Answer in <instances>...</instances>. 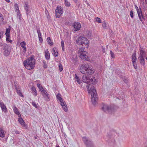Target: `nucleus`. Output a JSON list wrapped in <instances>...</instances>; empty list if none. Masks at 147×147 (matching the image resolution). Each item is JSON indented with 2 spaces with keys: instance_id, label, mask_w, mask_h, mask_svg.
Instances as JSON below:
<instances>
[{
  "instance_id": "1",
  "label": "nucleus",
  "mask_w": 147,
  "mask_h": 147,
  "mask_svg": "<svg viewBox=\"0 0 147 147\" xmlns=\"http://www.w3.org/2000/svg\"><path fill=\"white\" fill-rule=\"evenodd\" d=\"M89 86H87L86 87L88 93L90 94H91V100L92 104L95 106L97 102L96 101V100L97 99V95L95 87L94 86H92L90 89H89Z\"/></svg>"
},
{
  "instance_id": "2",
  "label": "nucleus",
  "mask_w": 147,
  "mask_h": 147,
  "mask_svg": "<svg viewBox=\"0 0 147 147\" xmlns=\"http://www.w3.org/2000/svg\"><path fill=\"white\" fill-rule=\"evenodd\" d=\"M76 43L79 45L80 48H83V49L88 48L89 47V41L88 40L86 37L82 36H79L76 40Z\"/></svg>"
},
{
  "instance_id": "3",
  "label": "nucleus",
  "mask_w": 147,
  "mask_h": 147,
  "mask_svg": "<svg viewBox=\"0 0 147 147\" xmlns=\"http://www.w3.org/2000/svg\"><path fill=\"white\" fill-rule=\"evenodd\" d=\"M80 70L82 73L84 74L91 75L94 72L88 63H84L80 65Z\"/></svg>"
},
{
  "instance_id": "4",
  "label": "nucleus",
  "mask_w": 147,
  "mask_h": 147,
  "mask_svg": "<svg viewBox=\"0 0 147 147\" xmlns=\"http://www.w3.org/2000/svg\"><path fill=\"white\" fill-rule=\"evenodd\" d=\"M83 81L88 85L94 84H96V80L93 76H83L82 77Z\"/></svg>"
},
{
  "instance_id": "5",
  "label": "nucleus",
  "mask_w": 147,
  "mask_h": 147,
  "mask_svg": "<svg viewBox=\"0 0 147 147\" xmlns=\"http://www.w3.org/2000/svg\"><path fill=\"white\" fill-rule=\"evenodd\" d=\"M102 106L101 109L104 112H108L111 114L114 111L115 109L113 105L109 106L103 103L102 104Z\"/></svg>"
},
{
  "instance_id": "6",
  "label": "nucleus",
  "mask_w": 147,
  "mask_h": 147,
  "mask_svg": "<svg viewBox=\"0 0 147 147\" xmlns=\"http://www.w3.org/2000/svg\"><path fill=\"white\" fill-rule=\"evenodd\" d=\"M1 47L4 50L3 52L4 55L6 57L8 56L11 52V47L5 43L1 45Z\"/></svg>"
},
{
  "instance_id": "7",
  "label": "nucleus",
  "mask_w": 147,
  "mask_h": 147,
  "mask_svg": "<svg viewBox=\"0 0 147 147\" xmlns=\"http://www.w3.org/2000/svg\"><path fill=\"white\" fill-rule=\"evenodd\" d=\"M82 140L87 147H94L93 142L89 140L86 137H82Z\"/></svg>"
},
{
  "instance_id": "8",
  "label": "nucleus",
  "mask_w": 147,
  "mask_h": 147,
  "mask_svg": "<svg viewBox=\"0 0 147 147\" xmlns=\"http://www.w3.org/2000/svg\"><path fill=\"white\" fill-rule=\"evenodd\" d=\"M55 16L57 18H59L61 15L63 13V8L59 6H58L55 9Z\"/></svg>"
},
{
  "instance_id": "9",
  "label": "nucleus",
  "mask_w": 147,
  "mask_h": 147,
  "mask_svg": "<svg viewBox=\"0 0 147 147\" xmlns=\"http://www.w3.org/2000/svg\"><path fill=\"white\" fill-rule=\"evenodd\" d=\"M72 26L74 28L73 30L75 32H77L81 28V25L80 23L74 22L72 25Z\"/></svg>"
},
{
  "instance_id": "10",
  "label": "nucleus",
  "mask_w": 147,
  "mask_h": 147,
  "mask_svg": "<svg viewBox=\"0 0 147 147\" xmlns=\"http://www.w3.org/2000/svg\"><path fill=\"white\" fill-rule=\"evenodd\" d=\"M84 51V49H83V48H80L79 49V51L80 54V57L86 60L87 59L86 57H88L85 54Z\"/></svg>"
},
{
  "instance_id": "11",
  "label": "nucleus",
  "mask_w": 147,
  "mask_h": 147,
  "mask_svg": "<svg viewBox=\"0 0 147 147\" xmlns=\"http://www.w3.org/2000/svg\"><path fill=\"white\" fill-rule=\"evenodd\" d=\"M42 93V95L44 98L45 100L46 101H48L50 100V97L49 94L47 93L46 91H43Z\"/></svg>"
},
{
  "instance_id": "12",
  "label": "nucleus",
  "mask_w": 147,
  "mask_h": 147,
  "mask_svg": "<svg viewBox=\"0 0 147 147\" xmlns=\"http://www.w3.org/2000/svg\"><path fill=\"white\" fill-rule=\"evenodd\" d=\"M71 59V61L75 65L78 64V58L76 55H72Z\"/></svg>"
},
{
  "instance_id": "13",
  "label": "nucleus",
  "mask_w": 147,
  "mask_h": 147,
  "mask_svg": "<svg viewBox=\"0 0 147 147\" xmlns=\"http://www.w3.org/2000/svg\"><path fill=\"white\" fill-rule=\"evenodd\" d=\"M0 106L3 111L5 113L7 112V109L3 102L1 100H0Z\"/></svg>"
},
{
  "instance_id": "14",
  "label": "nucleus",
  "mask_w": 147,
  "mask_h": 147,
  "mask_svg": "<svg viewBox=\"0 0 147 147\" xmlns=\"http://www.w3.org/2000/svg\"><path fill=\"white\" fill-rule=\"evenodd\" d=\"M24 66L26 69L28 70H31L34 68V65L31 64L29 63H27L23 64Z\"/></svg>"
},
{
  "instance_id": "15",
  "label": "nucleus",
  "mask_w": 147,
  "mask_h": 147,
  "mask_svg": "<svg viewBox=\"0 0 147 147\" xmlns=\"http://www.w3.org/2000/svg\"><path fill=\"white\" fill-rule=\"evenodd\" d=\"M24 9L26 11L27 15L28 16V14H29V13H30V10L29 5L28 4V3L27 2H25L24 4Z\"/></svg>"
},
{
  "instance_id": "16",
  "label": "nucleus",
  "mask_w": 147,
  "mask_h": 147,
  "mask_svg": "<svg viewBox=\"0 0 147 147\" xmlns=\"http://www.w3.org/2000/svg\"><path fill=\"white\" fill-rule=\"evenodd\" d=\"M38 34V37L40 43H42L43 41L42 38L39 28H38L36 29Z\"/></svg>"
},
{
  "instance_id": "17",
  "label": "nucleus",
  "mask_w": 147,
  "mask_h": 147,
  "mask_svg": "<svg viewBox=\"0 0 147 147\" xmlns=\"http://www.w3.org/2000/svg\"><path fill=\"white\" fill-rule=\"evenodd\" d=\"M18 120L20 123L23 126L26 127L27 126L26 124L25 123V122L23 120L22 118L21 117L18 118Z\"/></svg>"
},
{
  "instance_id": "18",
  "label": "nucleus",
  "mask_w": 147,
  "mask_h": 147,
  "mask_svg": "<svg viewBox=\"0 0 147 147\" xmlns=\"http://www.w3.org/2000/svg\"><path fill=\"white\" fill-rule=\"evenodd\" d=\"M143 49H139L140 52V56L139 58H144L146 56V53L145 51Z\"/></svg>"
},
{
  "instance_id": "19",
  "label": "nucleus",
  "mask_w": 147,
  "mask_h": 147,
  "mask_svg": "<svg viewBox=\"0 0 147 147\" xmlns=\"http://www.w3.org/2000/svg\"><path fill=\"white\" fill-rule=\"evenodd\" d=\"M26 42L24 41L21 42L20 43V46L23 49V52L24 53H25L26 51Z\"/></svg>"
},
{
  "instance_id": "20",
  "label": "nucleus",
  "mask_w": 147,
  "mask_h": 147,
  "mask_svg": "<svg viewBox=\"0 0 147 147\" xmlns=\"http://www.w3.org/2000/svg\"><path fill=\"white\" fill-rule=\"evenodd\" d=\"M13 109L14 113L18 116L19 117H21V115L18 111V109L15 106H13Z\"/></svg>"
},
{
  "instance_id": "21",
  "label": "nucleus",
  "mask_w": 147,
  "mask_h": 147,
  "mask_svg": "<svg viewBox=\"0 0 147 147\" xmlns=\"http://www.w3.org/2000/svg\"><path fill=\"white\" fill-rule=\"evenodd\" d=\"M52 54L55 57H57L58 55V53L56 47H54L53 49Z\"/></svg>"
},
{
  "instance_id": "22",
  "label": "nucleus",
  "mask_w": 147,
  "mask_h": 147,
  "mask_svg": "<svg viewBox=\"0 0 147 147\" xmlns=\"http://www.w3.org/2000/svg\"><path fill=\"white\" fill-rule=\"evenodd\" d=\"M15 89H16V92L18 95L22 97H24V95L22 93L21 90L18 89V88L16 85L15 86Z\"/></svg>"
},
{
  "instance_id": "23",
  "label": "nucleus",
  "mask_w": 147,
  "mask_h": 147,
  "mask_svg": "<svg viewBox=\"0 0 147 147\" xmlns=\"http://www.w3.org/2000/svg\"><path fill=\"white\" fill-rule=\"evenodd\" d=\"M0 137L1 138H4L5 137V134L3 128L0 127Z\"/></svg>"
},
{
  "instance_id": "24",
  "label": "nucleus",
  "mask_w": 147,
  "mask_h": 147,
  "mask_svg": "<svg viewBox=\"0 0 147 147\" xmlns=\"http://www.w3.org/2000/svg\"><path fill=\"white\" fill-rule=\"evenodd\" d=\"M140 61L141 65H142L145 67V60L144 58H140Z\"/></svg>"
},
{
  "instance_id": "25",
  "label": "nucleus",
  "mask_w": 147,
  "mask_h": 147,
  "mask_svg": "<svg viewBox=\"0 0 147 147\" xmlns=\"http://www.w3.org/2000/svg\"><path fill=\"white\" fill-rule=\"evenodd\" d=\"M121 78L124 82L126 84H127V83L129 81V80L128 78L125 76H123L121 77Z\"/></svg>"
},
{
  "instance_id": "26",
  "label": "nucleus",
  "mask_w": 147,
  "mask_h": 147,
  "mask_svg": "<svg viewBox=\"0 0 147 147\" xmlns=\"http://www.w3.org/2000/svg\"><path fill=\"white\" fill-rule=\"evenodd\" d=\"M6 40L7 42H8L11 43L12 42V40H10V35H6Z\"/></svg>"
},
{
  "instance_id": "27",
  "label": "nucleus",
  "mask_w": 147,
  "mask_h": 147,
  "mask_svg": "<svg viewBox=\"0 0 147 147\" xmlns=\"http://www.w3.org/2000/svg\"><path fill=\"white\" fill-rule=\"evenodd\" d=\"M75 78L76 81L78 84H80L82 83L81 81L80 80L79 76L76 74L75 75Z\"/></svg>"
},
{
  "instance_id": "28",
  "label": "nucleus",
  "mask_w": 147,
  "mask_h": 147,
  "mask_svg": "<svg viewBox=\"0 0 147 147\" xmlns=\"http://www.w3.org/2000/svg\"><path fill=\"white\" fill-rule=\"evenodd\" d=\"M47 42L48 44L50 46L53 45V44L52 42L51 39L50 37H48L47 39Z\"/></svg>"
},
{
  "instance_id": "29",
  "label": "nucleus",
  "mask_w": 147,
  "mask_h": 147,
  "mask_svg": "<svg viewBox=\"0 0 147 147\" xmlns=\"http://www.w3.org/2000/svg\"><path fill=\"white\" fill-rule=\"evenodd\" d=\"M132 61L135 60L136 61L137 59V58L136 56V52H134L132 54Z\"/></svg>"
},
{
  "instance_id": "30",
  "label": "nucleus",
  "mask_w": 147,
  "mask_h": 147,
  "mask_svg": "<svg viewBox=\"0 0 147 147\" xmlns=\"http://www.w3.org/2000/svg\"><path fill=\"white\" fill-rule=\"evenodd\" d=\"M61 106L62 107L63 110L66 112L67 111L68 108L67 107V105L66 103L64 104V105H61Z\"/></svg>"
},
{
  "instance_id": "31",
  "label": "nucleus",
  "mask_w": 147,
  "mask_h": 147,
  "mask_svg": "<svg viewBox=\"0 0 147 147\" xmlns=\"http://www.w3.org/2000/svg\"><path fill=\"white\" fill-rule=\"evenodd\" d=\"M64 3L65 6L67 7L70 6L71 4L67 0H64Z\"/></svg>"
},
{
  "instance_id": "32",
  "label": "nucleus",
  "mask_w": 147,
  "mask_h": 147,
  "mask_svg": "<svg viewBox=\"0 0 147 147\" xmlns=\"http://www.w3.org/2000/svg\"><path fill=\"white\" fill-rule=\"evenodd\" d=\"M92 35V31H89L88 32V33L86 36L87 38H89L91 37Z\"/></svg>"
},
{
  "instance_id": "33",
  "label": "nucleus",
  "mask_w": 147,
  "mask_h": 147,
  "mask_svg": "<svg viewBox=\"0 0 147 147\" xmlns=\"http://www.w3.org/2000/svg\"><path fill=\"white\" fill-rule=\"evenodd\" d=\"M56 97L57 99L58 100H60L61 99H62V98L61 97V95L59 94V93H58L56 95Z\"/></svg>"
},
{
  "instance_id": "34",
  "label": "nucleus",
  "mask_w": 147,
  "mask_h": 147,
  "mask_svg": "<svg viewBox=\"0 0 147 147\" xmlns=\"http://www.w3.org/2000/svg\"><path fill=\"white\" fill-rule=\"evenodd\" d=\"M43 67L45 68H46L47 67V65L46 64V61L45 60H43Z\"/></svg>"
},
{
  "instance_id": "35",
  "label": "nucleus",
  "mask_w": 147,
  "mask_h": 147,
  "mask_svg": "<svg viewBox=\"0 0 147 147\" xmlns=\"http://www.w3.org/2000/svg\"><path fill=\"white\" fill-rule=\"evenodd\" d=\"M11 29L10 28H7L6 30L5 34L9 35Z\"/></svg>"
},
{
  "instance_id": "36",
  "label": "nucleus",
  "mask_w": 147,
  "mask_h": 147,
  "mask_svg": "<svg viewBox=\"0 0 147 147\" xmlns=\"http://www.w3.org/2000/svg\"><path fill=\"white\" fill-rule=\"evenodd\" d=\"M132 64H133V65L134 66V68L135 69H137V65L136 64V61H135V60H134V61H132Z\"/></svg>"
},
{
  "instance_id": "37",
  "label": "nucleus",
  "mask_w": 147,
  "mask_h": 147,
  "mask_svg": "<svg viewBox=\"0 0 147 147\" xmlns=\"http://www.w3.org/2000/svg\"><path fill=\"white\" fill-rule=\"evenodd\" d=\"M45 57L47 60H49L50 59V54H45Z\"/></svg>"
},
{
  "instance_id": "38",
  "label": "nucleus",
  "mask_w": 147,
  "mask_h": 147,
  "mask_svg": "<svg viewBox=\"0 0 147 147\" xmlns=\"http://www.w3.org/2000/svg\"><path fill=\"white\" fill-rule=\"evenodd\" d=\"M61 46L62 47V50L63 51L65 50L64 44L63 41V40L61 41Z\"/></svg>"
},
{
  "instance_id": "39",
  "label": "nucleus",
  "mask_w": 147,
  "mask_h": 147,
  "mask_svg": "<svg viewBox=\"0 0 147 147\" xmlns=\"http://www.w3.org/2000/svg\"><path fill=\"white\" fill-rule=\"evenodd\" d=\"M110 53L111 57L113 59H114L115 58V56L114 53H113L111 50L110 51Z\"/></svg>"
},
{
  "instance_id": "40",
  "label": "nucleus",
  "mask_w": 147,
  "mask_h": 147,
  "mask_svg": "<svg viewBox=\"0 0 147 147\" xmlns=\"http://www.w3.org/2000/svg\"><path fill=\"white\" fill-rule=\"evenodd\" d=\"M139 9L140 10V14L141 15V17L144 20H145V17L144 15L142 14V11L140 7H139Z\"/></svg>"
},
{
  "instance_id": "41",
  "label": "nucleus",
  "mask_w": 147,
  "mask_h": 147,
  "mask_svg": "<svg viewBox=\"0 0 147 147\" xmlns=\"http://www.w3.org/2000/svg\"><path fill=\"white\" fill-rule=\"evenodd\" d=\"M31 61H32V60H31L30 59L29 57L27 59L24 61V62H23V64L27 63Z\"/></svg>"
},
{
  "instance_id": "42",
  "label": "nucleus",
  "mask_w": 147,
  "mask_h": 147,
  "mask_svg": "<svg viewBox=\"0 0 147 147\" xmlns=\"http://www.w3.org/2000/svg\"><path fill=\"white\" fill-rule=\"evenodd\" d=\"M59 70L60 72L62 71L63 70V66L61 63L59 64Z\"/></svg>"
},
{
  "instance_id": "43",
  "label": "nucleus",
  "mask_w": 147,
  "mask_h": 147,
  "mask_svg": "<svg viewBox=\"0 0 147 147\" xmlns=\"http://www.w3.org/2000/svg\"><path fill=\"white\" fill-rule=\"evenodd\" d=\"M102 26L103 28L105 29H107L108 28V26L106 25V24L105 22H104Z\"/></svg>"
},
{
  "instance_id": "44",
  "label": "nucleus",
  "mask_w": 147,
  "mask_h": 147,
  "mask_svg": "<svg viewBox=\"0 0 147 147\" xmlns=\"http://www.w3.org/2000/svg\"><path fill=\"white\" fill-rule=\"evenodd\" d=\"M17 16L18 17V18L20 20H21V14L20 11V10H19L17 12Z\"/></svg>"
},
{
  "instance_id": "45",
  "label": "nucleus",
  "mask_w": 147,
  "mask_h": 147,
  "mask_svg": "<svg viewBox=\"0 0 147 147\" xmlns=\"http://www.w3.org/2000/svg\"><path fill=\"white\" fill-rule=\"evenodd\" d=\"M63 100H64L63 98H62V99H61L60 100H59L60 102V104L61 105H64V104L66 103Z\"/></svg>"
},
{
  "instance_id": "46",
  "label": "nucleus",
  "mask_w": 147,
  "mask_h": 147,
  "mask_svg": "<svg viewBox=\"0 0 147 147\" xmlns=\"http://www.w3.org/2000/svg\"><path fill=\"white\" fill-rule=\"evenodd\" d=\"M96 21L99 23H101V19L97 17L96 18Z\"/></svg>"
},
{
  "instance_id": "47",
  "label": "nucleus",
  "mask_w": 147,
  "mask_h": 147,
  "mask_svg": "<svg viewBox=\"0 0 147 147\" xmlns=\"http://www.w3.org/2000/svg\"><path fill=\"white\" fill-rule=\"evenodd\" d=\"M15 7L16 10L17 11H18L19 10H20L19 8L18 5L16 3L14 5Z\"/></svg>"
},
{
  "instance_id": "48",
  "label": "nucleus",
  "mask_w": 147,
  "mask_h": 147,
  "mask_svg": "<svg viewBox=\"0 0 147 147\" xmlns=\"http://www.w3.org/2000/svg\"><path fill=\"white\" fill-rule=\"evenodd\" d=\"M29 58L32 61H34V60L35 61V60L34 59V56L33 55H32Z\"/></svg>"
},
{
  "instance_id": "49",
  "label": "nucleus",
  "mask_w": 147,
  "mask_h": 147,
  "mask_svg": "<svg viewBox=\"0 0 147 147\" xmlns=\"http://www.w3.org/2000/svg\"><path fill=\"white\" fill-rule=\"evenodd\" d=\"M135 8L137 11L138 14L140 13V10L138 8V7H137V6L136 5H135Z\"/></svg>"
},
{
  "instance_id": "50",
  "label": "nucleus",
  "mask_w": 147,
  "mask_h": 147,
  "mask_svg": "<svg viewBox=\"0 0 147 147\" xmlns=\"http://www.w3.org/2000/svg\"><path fill=\"white\" fill-rule=\"evenodd\" d=\"M32 105L36 108H38V106L36 103L34 102H32Z\"/></svg>"
},
{
  "instance_id": "51",
  "label": "nucleus",
  "mask_w": 147,
  "mask_h": 147,
  "mask_svg": "<svg viewBox=\"0 0 147 147\" xmlns=\"http://www.w3.org/2000/svg\"><path fill=\"white\" fill-rule=\"evenodd\" d=\"M3 34V32L0 30V39L2 38Z\"/></svg>"
},
{
  "instance_id": "52",
  "label": "nucleus",
  "mask_w": 147,
  "mask_h": 147,
  "mask_svg": "<svg viewBox=\"0 0 147 147\" xmlns=\"http://www.w3.org/2000/svg\"><path fill=\"white\" fill-rule=\"evenodd\" d=\"M133 14H134L133 11L132 10H131L130 11V16L132 18L134 17Z\"/></svg>"
},
{
  "instance_id": "53",
  "label": "nucleus",
  "mask_w": 147,
  "mask_h": 147,
  "mask_svg": "<svg viewBox=\"0 0 147 147\" xmlns=\"http://www.w3.org/2000/svg\"><path fill=\"white\" fill-rule=\"evenodd\" d=\"M0 18H0L1 21H2L4 20L3 16L1 13L0 15Z\"/></svg>"
},
{
  "instance_id": "54",
  "label": "nucleus",
  "mask_w": 147,
  "mask_h": 147,
  "mask_svg": "<svg viewBox=\"0 0 147 147\" xmlns=\"http://www.w3.org/2000/svg\"><path fill=\"white\" fill-rule=\"evenodd\" d=\"M30 64L33 65L34 67L35 65V62L34 61H32L29 62Z\"/></svg>"
},
{
  "instance_id": "55",
  "label": "nucleus",
  "mask_w": 147,
  "mask_h": 147,
  "mask_svg": "<svg viewBox=\"0 0 147 147\" xmlns=\"http://www.w3.org/2000/svg\"><path fill=\"white\" fill-rule=\"evenodd\" d=\"M138 17H139V19H140V21H141V22H142V23H143V22H142V17H141V15L140 14V13H138Z\"/></svg>"
},
{
  "instance_id": "56",
  "label": "nucleus",
  "mask_w": 147,
  "mask_h": 147,
  "mask_svg": "<svg viewBox=\"0 0 147 147\" xmlns=\"http://www.w3.org/2000/svg\"><path fill=\"white\" fill-rule=\"evenodd\" d=\"M31 90L32 91L34 92L36 91L35 87L34 86H32V87Z\"/></svg>"
},
{
  "instance_id": "57",
  "label": "nucleus",
  "mask_w": 147,
  "mask_h": 147,
  "mask_svg": "<svg viewBox=\"0 0 147 147\" xmlns=\"http://www.w3.org/2000/svg\"><path fill=\"white\" fill-rule=\"evenodd\" d=\"M39 90L42 93L43 92L42 90L44 91H45V90H44L42 86L40 88V89H39Z\"/></svg>"
},
{
  "instance_id": "58",
  "label": "nucleus",
  "mask_w": 147,
  "mask_h": 147,
  "mask_svg": "<svg viewBox=\"0 0 147 147\" xmlns=\"http://www.w3.org/2000/svg\"><path fill=\"white\" fill-rule=\"evenodd\" d=\"M37 86L39 89H40V88L42 86L40 84L38 83L37 84Z\"/></svg>"
},
{
  "instance_id": "59",
  "label": "nucleus",
  "mask_w": 147,
  "mask_h": 147,
  "mask_svg": "<svg viewBox=\"0 0 147 147\" xmlns=\"http://www.w3.org/2000/svg\"><path fill=\"white\" fill-rule=\"evenodd\" d=\"M45 54H50L48 49H46L45 50Z\"/></svg>"
},
{
  "instance_id": "60",
  "label": "nucleus",
  "mask_w": 147,
  "mask_h": 147,
  "mask_svg": "<svg viewBox=\"0 0 147 147\" xmlns=\"http://www.w3.org/2000/svg\"><path fill=\"white\" fill-rule=\"evenodd\" d=\"M15 133L17 134H20V132L17 130H15Z\"/></svg>"
},
{
  "instance_id": "61",
  "label": "nucleus",
  "mask_w": 147,
  "mask_h": 147,
  "mask_svg": "<svg viewBox=\"0 0 147 147\" xmlns=\"http://www.w3.org/2000/svg\"><path fill=\"white\" fill-rule=\"evenodd\" d=\"M33 94L35 96H36L37 94V91L34 92V93H33Z\"/></svg>"
},
{
  "instance_id": "62",
  "label": "nucleus",
  "mask_w": 147,
  "mask_h": 147,
  "mask_svg": "<svg viewBox=\"0 0 147 147\" xmlns=\"http://www.w3.org/2000/svg\"><path fill=\"white\" fill-rule=\"evenodd\" d=\"M76 4H77V5H78V7H80V5L81 3L80 2H78V3H77Z\"/></svg>"
},
{
  "instance_id": "63",
  "label": "nucleus",
  "mask_w": 147,
  "mask_h": 147,
  "mask_svg": "<svg viewBox=\"0 0 147 147\" xmlns=\"http://www.w3.org/2000/svg\"><path fill=\"white\" fill-rule=\"evenodd\" d=\"M34 138L35 139H37L38 138V136H35L34 137Z\"/></svg>"
},
{
  "instance_id": "64",
  "label": "nucleus",
  "mask_w": 147,
  "mask_h": 147,
  "mask_svg": "<svg viewBox=\"0 0 147 147\" xmlns=\"http://www.w3.org/2000/svg\"><path fill=\"white\" fill-rule=\"evenodd\" d=\"M105 48H103V49H102V51L103 52H105Z\"/></svg>"
}]
</instances>
